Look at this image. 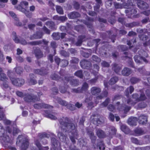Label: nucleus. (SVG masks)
<instances>
[{"label":"nucleus","instance_id":"f257e3e1","mask_svg":"<svg viewBox=\"0 0 150 150\" xmlns=\"http://www.w3.org/2000/svg\"><path fill=\"white\" fill-rule=\"evenodd\" d=\"M59 122L61 125H62V129H69L71 132V130H74L76 128L75 125L73 123H69V121L67 117H63L62 119L60 120Z\"/></svg>","mask_w":150,"mask_h":150},{"label":"nucleus","instance_id":"f03ea898","mask_svg":"<svg viewBox=\"0 0 150 150\" xmlns=\"http://www.w3.org/2000/svg\"><path fill=\"white\" fill-rule=\"evenodd\" d=\"M146 97L144 93H142L141 94L139 98V95L137 94H134L132 96V99H128L127 100V103L131 106L134 105L136 103L140 100H144L146 99Z\"/></svg>","mask_w":150,"mask_h":150},{"label":"nucleus","instance_id":"7ed1b4c3","mask_svg":"<svg viewBox=\"0 0 150 150\" xmlns=\"http://www.w3.org/2000/svg\"><path fill=\"white\" fill-rule=\"evenodd\" d=\"M18 140L20 142L23 143L21 147V150H26L29 146L28 139L23 135H21L19 136Z\"/></svg>","mask_w":150,"mask_h":150},{"label":"nucleus","instance_id":"20e7f679","mask_svg":"<svg viewBox=\"0 0 150 150\" xmlns=\"http://www.w3.org/2000/svg\"><path fill=\"white\" fill-rule=\"evenodd\" d=\"M28 5V2L25 1H22L18 6L16 7V8L18 10L24 13L27 17H28V15L27 14V13H28V12L26 11L25 9V8H27Z\"/></svg>","mask_w":150,"mask_h":150},{"label":"nucleus","instance_id":"39448f33","mask_svg":"<svg viewBox=\"0 0 150 150\" xmlns=\"http://www.w3.org/2000/svg\"><path fill=\"white\" fill-rule=\"evenodd\" d=\"M130 7H128L129 6H127V9L125 10V12L127 14V15L128 17L132 18L133 17H135L137 15H135L134 14L136 13H137V10L136 9L134 8V6H132L133 4H131L130 3Z\"/></svg>","mask_w":150,"mask_h":150},{"label":"nucleus","instance_id":"423d86ee","mask_svg":"<svg viewBox=\"0 0 150 150\" xmlns=\"http://www.w3.org/2000/svg\"><path fill=\"white\" fill-rule=\"evenodd\" d=\"M5 132L3 126L0 124V139L4 142H8L9 141V137L5 134Z\"/></svg>","mask_w":150,"mask_h":150},{"label":"nucleus","instance_id":"0eeeda50","mask_svg":"<svg viewBox=\"0 0 150 150\" xmlns=\"http://www.w3.org/2000/svg\"><path fill=\"white\" fill-rule=\"evenodd\" d=\"M11 80L13 84L18 86H21L25 82L24 80L22 79H12Z\"/></svg>","mask_w":150,"mask_h":150},{"label":"nucleus","instance_id":"6e6552de","mask_svg":"<svg viewBox=\"0 0 150 150\" xmlns=\"http://www.w3.org/2000/svg\"><path fill=\"white\" fill-rule=\"evenodd\" d=\"M34 107L35 108L37 109H39L41 108L50 109H51L53 108L52 106L44 103L35 104L34 105Z\"/></svg>","mask_w":150,"mask_h":150},{"label":"nucleus","instance_id":"1a4fd4ad","mask_svg":"<svg viewBox=\"0 0 150 150\" xmlns=\"http://www.w3.org/2000/svg\"><path fill=\"white\" fill-rule=\"evenodd\" d=\"M20 43L23 45H26L28 44H29L32 45H35L41 44L42 43V41H33L30 43H28L25 40L22 39L20 40Z\"/></svg>","mask_w":150,"mask_h":150},{"label":"nucleus","instance_id":"9d476101","mask_svg":"<svg viewBox=\"0 0 150 150\" xmlns=\"http://www.w3.org/2000/svg\"><path fill=\"white\" fill-rule=\"evenodd\" d=\"M138 7L140 9H145L148 7V4L143 1H140V0L137 1V3Z\"/></svg>","mask_w":150,"mask_h":150},{"label":"nucleus","instance_id":"9b49d317","mask_svg":"<svg viewBox=\"0 0 150 150\" xmlns=\"http://www.w3.org/2000/svg\"><path fill=\"white\" fill-rule=\"evenodd\" d=\"M138 120L139 124L144 125L146 124L147 122V117L145 115H142L139 117Z\"/></svg>","mask_w":150,"mask_h":150},{"label":"nucleus","instance_id":"f8f14e48","mask_svg":"<svg viewBox=\"0 0 150 150\" xmlns=\"http://www.w3.org/2000/svg\"><path fill=\"white\" fill-rule=\"evenodd\" d=\"M80 65L83 68L86 69L91 66V63L90 62L86 60H83L80 62Z\"/></svg>","mask_w":150,"mask_h":150},{"label":"nucleus","instance_id":"ddd939ff","mask_svg":"<svg viewBox=\"0 0 150 150\" xmlns=\"http://www.w3.org/2000/svg\"><path fill=\"white\" fill-rule=\"evenodd\" d=\"M116 9H121L123 7L125 8H127V5H126L127 4L125 3H124L123 5L120 4L119 3H117L116 2H115L113 3Z\"/></svg>","mask_w":150,"mask_h":150},{"label":"nucleus","instance_id":"4468645a","mask_svg":"<svg viewBox=\"0 0 150 150\" xmlns=\"http://www.w3.org/2000/svg\"><path fill=\"white\" fill-rule=\"evenodd\" d=\"M137 120V117H131L128 120L127 122L128 124L131 125H136V122Z\"/></svg>","mask_w":150,"mask_h":150},{"label":"nucleus","instance_id":"2eb2a0df","mask_svg":"<svg viewBox=\"0 0 150 150\" xmlns=\"http://www.w3.org/2000/svg\"><path fill=\"white\" fill-rule=\"evenodd\" d=\"M44 115L46 117L49 118L52 120H56L57 118L56 116V113H54L53 114L49 113V112L47 111H45Z\"/></svg>","mask_w":150,"mask_h":150},{"label":"nucleus","instance_id":"dca6fc26","mask_svg":"<svg viewBox=\"0 0 150 150\" xmlns=\"http://www.w3.org/2000/svg\"><path fill=\"white\" fill-rule=\"evenodd\" d=\"M43 35L42 33L41 32H38L36 34L31 36L30 37V40H33L35 39H39L41 38Z\"/></svg>","mask_w":150,"mask_h":150},{"label":"nucleus","instance_id":"f3484780","mask_svg":"<svg viewBox=\"0 0 150 150\" xmlns=\"http://www.w3.org/2000/svg\"><path fill=\"white\" fill-rule=\"evenodd\" d=\"M35 97H32L31 96L28 94H27L25 97L24 98V100L27 102H35Z\"/></svg>","mask_w":150,"mask_h":150},{"label":"nucleus","instance_id":"a211bd4d","mask_svg":"<svg viewBox=\"0 0 150 150\" xmlns=\"http://www.w3.org/2000/svg\"><path fill=\"white\" fill-rule=\"evenodd\" d=\"M134 58L135 62L137 63H140V62H142V61H143L145 62H147L146 59L143 57H139L138 55L135 56Z\"/></svg>","mask_w":150,"mask_h":150},{"label":"nucleus","instance_id":"6ab92c4d","mask_svg":"<svg viewBox=\"0 0 150 150\" xmlns=\"http://www.w3.org/2000/svg\"><path fill=\"white\" fill-rule=\"evenodd\" d=\"M9 14L16 21V23L18 26H21V23L19 22L18 21V18L16 17V15L12 11L9 12Z\"/></svg>","mask_w":150,"mask_h":150},{"label":"nucleus","instance_id":"aec40b11","mask_svg":"<svg viewBox=\"0 0 150 150\" xmlns=\"http://www.w3.org/2000/svg\"><path fill=\"white\" fill-rule=\"evenodd\" d=\"M101 91L100 89L98 88L93 87L91 89V93L93 95H96Z\"/></svg>","mask_w":150,"mask_h":150},{"label":"nucleus","instance_id":"412c9836","mask_svg":"<svg viewBox=\"0 0 150 150\" xmlns=\"http://www.w3.org/2000/svg\"><path fill=\"white\" fill-rule=\"evenodd\" d=\"M131 70L127 68H125L122 71V74L125 76H128L131 73Z\"/></svg>","mask_w":150,"mask_h":150},{"label":"nucleus","instance_id":"4be33fe9","mask_svg":"<svg viewBox=\"0 0 150 150\" xmlns=\"http://www.w3.org/2000/svg\"><path fill=\"white\" fill-rule=\"evenodd\" d=\"M80 16V14L77 12H72L68 14L69 17L71 19L78 17Z\"/></svg>","mask_w":150,"mask_h":150},{"label":"nucleus","instance_id":"5701e85b","mask_svg":"<svg viewBox=\"0 0 150 150\" xmlns=\"http://www.w3.org/2000/svg\"><path fill=\"white\" fill-rule=\"evenodd\" d=\"M35 144L39 150H47L48 149V147H42L41 145L38 140H37L35 142Z\"/></svg>","mask_w":150,"mask_h":150},{"label":"nucleus","instance_id":"b1692460","mask_svg":"<svg viewBox=\"0 0 150 150\" xmlns=\"http://www.w3.org/2000/svg\"><path fill=\"white\" fill-rule=\"evenodd\" d=\"M35 55L37 58H40L42 57L43 54L39 49H36L34 51Z\"/></svg>","mask_w":150,"mask_h":150},{"label":"nucleus","instance_id":"393cba45","mask_svg":"<svg viewBox=\"0 0 150 150\" xmlns=\"http://www.w3.org/2000/svg\"><path fill=\"white\" fill-rule=\"evenodd\" d=\"M77 135L76 132H75L73 134L72 133V135L70 136V138L72 142L73 143H74L76 142V139H77Z\"/></svg>","mask_w":150,"mask_h":150},{"label":"nucleus","instance_id":"a878e982","mask_svg":"<svg viewBox=\"0 0 150 150\" xmlns=\"http://www.w3.org/2000/svg\"><path fill=\"white\" fill-rule=\"evenodd\" d=\"M96 133L97 136L99 138H103L105 136L104 132L102 130L98 129Z\"/></svg>","mask_w":150,"mask_h":150},{"label":"nucleus","instance_id":"bb28decb","mask_svg":"<svg viewBox=\"0 0 150 150\" xmlns=\"http://www.w3.org/2000/svg\"><path fill=\"white\" fill-rule=\"evenodd\" d=\"M121 129L122 131L126 134H128L130 132L129 129L125 125H122L121 127Z\"/></svg>","mask_w":150,"mask_h":150},{"label":"nucleus","instance_id":"cd10ccee","mask_svg":"<svg viewBox=\"0 0 150 150\" xmlns=\"http://www.w3.org/2000/svg\"><path fill=\"white\" fill-rule=\"evenodd\" d=\"M112 68L113 69L116 73L118 74L121 69V67L118 66V65L116 64H114Z\"/></svg>","mask_w":150,"mask_h":150},{"label":"nucleus","instance_id":"c85d7f7f","mask_svg":"<svg viewBox=\"0 0 150 150\" xmlns=\"http://www.w3.org/2000/svg\"><path fill=\"white\" fill-rule=\"evenodd\" d=\"M84 38L85 37L84 36H79L78 41L76 43V45L77 46H80L81 45L82 42L85 40H84Z\"/></svg>","mask_w":150,"mask_h":150},{"label":"nucleus","instance_id":"c756f323","mask_svg":"<svg viewBox=\"0 0 150 150\" xmlns=\"http://www.w3.org/2000/svg\"><path fill=\"white\" fill-rule=\"evenodd\" d=\"M58 136L60 139V140L62 142H64L66 139V136L63 134L62 133H58Z\"/></svg>","mask_w":150,"mask_h":150},{"label":"nucleus","instance_id":"7c9ffc66","mask_svg":"<svg viewBox=\"0 0 150 150\" xmlns=\"http://www.w3.org/2000/svg\"><path fill=\"white\" fill-rule=\"evenodd\" d=\"M135 133L138 135H142L144 134V131L141 128H137L134 130Z\"/></svg>","mask_w":150,"mask_h":150},{"label":"nucleus","instance_id":"2f4dec72","mask_svg":"<svg viewBox=\"0 0 150 150\" xmlns=\"http://www.w3.org/2000/svg\"><path fill=\"white\" fill-rule=\"evenodd\" d=\"M0 79L3 81H6L8 80L6 75L3 73L0 74Z\"/></svg>","mask_w":150,"mask_h":150},{"label":"nucleus","instance_id":"473e14b6","mask_svg":"<svg viewBox=\"0 0 150 150\" xmlns=\"http://www.w3.org/2000/svg\"><path fill=\"white\" fill-rule=\"evenodd\" d=\"M129 89L130 93H131L134 91V89L132 86H130L129 88H127L125 92V94L127 96H128L129 95Z\"/></svg>","mask_w":150,"mask_h":150},{"label":"nucleus","instance_id":"72a5a7b5","mask_svg":"<svg viewBox=\"0 0 150 150\" xmlns=\"http://www.w3.org/2000/svg\"><path fill=\"white\" fill-rule=\"evenodd\" d=\"M57 100L59 103L62 105L66 106L67 105V103L66 101L62 100L60 98H58Z\"/></svg>","mask_w":150,"mask_h":150},{"label":"nucleus","instance_id":"f704fd0d","mask_svg":"<svg viewBox=\"0 0 150 150\" xmlns=\"http://www.w3.org/2000/svg\"><path fill=\"white\" fill-rule=\"evenodd\" d=\"M118 78L117 77H115L112 78L110 81L109 84L112 85L118 81Z\"/></svg>","mask_w":150,"mask_h":150},{"label":"nucleus","instance_id":"c9c22d12","mask_svg":"<svg viewBox=\"0 0 150 150\" xmlns=\"http://www.w3.org/2000/svg\"><path fill=\"white\" fill-rule=\"evenodd\" d=\"M130 109V107L127 106L126 105H124L122 107V108L120 109H119L120 111L122 110H123L124 111V112L126 113L128 112Z\"/></svg>","mask_w":150,"mask_h":150},{"label":"nucleus","instance_id":"e433bc0d","mask_svg":"<svg viewBox=\"0 0 150 150\" xmlns=\"http://www.w3.org/2000/svg\"><path fill=\"white\" fill-rule=\"evenodd\" d=\"M47 25L49 26V28L53 29L54 26V24L52 21H48L46 23Z\"/></svg>","mask_w":150,"mask_h":150},{"label":"nucleus","instance_id":"4c0bfd02","mask_svg":"<svg viewBox=\"0 0 150 150\" xmlns=\"http://www.w3.org/2000/svg\"><path fill=\"white\" fill-rule=\"evenodd\" d=\"M56 9L58 13L61 14L63 13V9L60 6H56Z\"/></svg>","mask_w":150,"mask_h":150},{"label":"nucleus","instance_id":"58836bf2","mask_svg":"<svg viewBox=\"0 0 150 150\" xmlns=\"http://www.w3.org/2000/svg\"><path fill=\"white\" fill-rule=\"evenodd\" d=\"M97 147V149L99 148L100 150H104L105 149L104 144L102 142H100L98 143V146Z\"/></svg>","mask_w":150,"mask_h":150},{"label":"nucleus","instance_id":"ea45409f","mask_svg":"<svg viewBox=\"0 0 150 150\" xmlns=\"http://www.w3.org/2000/svg\"><path fill=\"white\" fill-rule=\"evenodd\" d=\"M110 129L109 133L110 135L114 134L116 133V130L114 127H111Z\"/></svg>","mask_w":150,"mask_h":150},{"label":"nucleus","instance_id":"a19ab883","mask_svg":"<svg viewBox=\"0 0 150 150\" xmlns=\"http://www.w3.org/2000/svg\"><path fill=\"white\" fill-rule=\"evenodd\" d=\"M110 100L108 98L106 99L105 101L103 102L100 105L101 108H103L106 107L109 103Z\"/></svg>","mask_w":150,"mask_h":150},{"label":"nucleus","instance_id":"79ce46f5","mask_svg":"<svg viewBox=\"0 0 150 150\" xmlns=\"http://www.w3.org/2000/svg\"><path fill=\"white\" fill-rule=\"evenodd\" d=\"M107 94L108 93L107 91L104 92V94H102V95L97 97L96 100L101 99L103 97L106 96L107 95Z\"/></svg>","mask_w":150,"mask_h":150},{"label":"nucleus","instance_id":"37998d69","mask_svg":"<svg viewBox=\"0 0 150 150\" xmlns=\"http://www.w3.org/2000/svg\"><path fill=\"white\" fill-rule=\"evenodd\" d=\"M146 104L144 103L143 102H142L138 104L137 107V108H143L146 107Z\"/></svg>","mask_w":150,"mask_h":150},{"label":"nucleus","instance_id":"c03bdc74","mask_svg":"<svg viewBox=\"0 0 150 150\" xmlns=\"http://www.w3.org/2000/svg\"><path fill=\"white\" fill-rule=\"evenodd\" d=\"M75 75L80 78H82L83 76L82 72L81 70L77 71L75 73Z\"/></svg>","mask_w":150,"mask_h":150},{"label":"nucleus","instance_id":"a18cd8bd","mask_svg":"<svg viewBox=\"0 0 150 150\" xmlns=\"http://www.w3.org/2000/svg\"><path fill=\"white\" fill-rule=\"evenodd\" d=\"M37 83L35 78L33 77V78H31L29 80V83L30 85H34Z\"/></svg>","mask_w":150,"mask_h":150},{"label":"nucleus","instance_id":"49530a36","mask_svg":"<svg viewBox=\"0 0 150 150\" xmlns=\"http://www.w3.org/2000/svg\"><path fill=\"white\" fill-rule=\"evenodd\" d=\"M88 88V86L87 83H84L82 87L81 88V91H86L87 90Z\"/></svg>","mask_w":150,"mask_h":150},{"label":"nucleus","instance_id":"de8ad7c7","mask_svg":"<svg viewBox=\"0 0 150 150\" xmlns=\"http://www.w3.org/2000/svg\"><path fill=\"white\" fill-rule=\"evenodd\" d=\"M92 59L96 62H99L100 61V58H98L97 56L95 55H93L92 57Z\"/></svg>","mask_w":150,"mask_h":150},{"label":"nucleus","instance_id":"09e8293b","mask_svg":"<svg viewBox=\"0 0 150 150\" xmlns=\"http://www.w3.org/2000/svg\"><path fill=\"white\" fill-rule=\"evenodd\" d=\"M1 86L4 89L8 87V85L7 81H4L2 84Z\"/></svg>","mask_w":150,"mask_h":150},{"label":"nucleus","instance_id":"8fccbe9b","mask_svg":"<svg viewBox=\"0 0 150 150\" xmlns=\"http://www.w3.org/2000/svg\"><path fill=\"white\" fill-rule=\"evenodd\" d=\"M139 81V79L135 77H132L130 79V81L132 83H135Z\"/></svg>","mask_w":150,"mask_h":150},{"label":"nucleus","instance_id":"3c124183","mask_svg":"<svg viewBox=\"0 0 150 150\" xmlns=\"http://www.w3.org/2000/svg\"><path fill=\"white\" fill-rule=\"evenodd\" d=\"M88 133L90 135V137L92 140H95L96 139V137L94 136L92 132H88Z\"/></svg>","mask_w":150,"mask_h":150},{"label":"nucleus","instance_id":"603ef678","mask_svg":"<svg viewBox=\"0 0 150 150\" xmlns=\"http://www.w3.org/2000/svg\"><path fill=\"white\" fill-rule=\"evenodd\" d=\"M52 36L53 37V39L55 40L58 39L59 38L58 33H53Z\"/></svg>","mask_w":150,"mask_h":150},{"label":"nucleus","instance_id":"864d4df0","mask_svg":"<svg viewBox=\"0 0 150 150\" xmlns=\"http://www.w3.org/2000/svg\"><path fill=\"white\" fill-rule=\"evenodd\" d=\"M16 71L18 74H20L22 72V69L20 67H17L16 68Z\"/></svg>","mask_w":150,"mask_h":150},{"label":"nucleus","instance_id":"5fc2aeb1","mask_svg":"<svg viewBox=\"0 0 150 150\" xmlns=\"http://www.w3.org/2000/svg\"><path fill=\"white\" fill-rule=\"evenodd\" d=\"M61 62L63 64L62 65V66L63 67L67 66L69 63L68 61L67 60H62Z\"/></svg>","mask_w":150,"mask_h":150},{"label":"nucleus","instance_id":"6e6d98bb","mask_svg":"<svg viewBox=\"0 0 150 150\" xmlns=\"http://www.w3.org/2000/svg\"><path fill=\"white\" fill-rule=\"evenodd\" d=\"M15 35H14V36L13 37V39L14 41L16 43H20V40H19L18 38L16 36V33H14Z\"/></svg>","mask_w":150,"mask_h":150},{"label":"nucleus","instance_id":"4d7b16f0","mask_svg":"<svg viewBox=\"0 0 150 150\" xmlns=\"http://www.w3.org/2000/svg\"><path fill=\"white\" fill-rule=\"evenodd\" d=\"M88 22H83L85 24H86L88 26V27H90V26L91 25V23H90V22L91 21H93V20L91 19H90V18H88Z\"/></svg>","mask_w":150,"mask_h":150},{"label":"nucleus","instance_id":"13d9d810","mask_svg":"<svg viewBox=\"0 0 150 150\" xmlns=\"http://www.w3.org/2000/svg\"><path fill=\"white\" fill-rule=\"evenodd\" d=\"M101 64L104 67H108L109 66V64L108 62L105 61L101 63Z\"/></svg>","mask_w":150,"mask_h":150},{"label":"nucleus","instance_id":"bf43d9fd","mask_svg":"<svg viewBox=\"0 0 150 150\" xmlns=\"http://www.w3.org/2000/svg\"><path fill=\"white\" fill-rule=\"evenodd\" d=\"M91 98H86L85 100V101L86 103H88V105L89 106H92V105H93V103L91 102H89V101H88V99H91Z\"/></svg>","mask_w":150,"mask_h":150},{"label":"nucleus","instance_id":"052dcab7","mask_svg":"<svg viewBox=\"0 0 150 150\" xmlns=\"http://www.w3.org/2000/svg\"><path fill=\"white\" fill-rule=\"evenodd\" d=\"M105 6L107 8L110 7L112 4V1H106L105 3Z\"/></svg>","mask_w":150,"mask_h":150},{"label":"nucleus","instance_id":"680f3d73","mask_svg":"<svg viewBox=\"0 0 150 150\" xmlns=\"http://www.w3.org/2000/svg\"><path fill=\"white\" fill-rule=\"evenodd\" d=\"M67 19V18L66 16H59V21H60L62 22L65 21Z\"/></svg>","mask_w":150,"mask_h":150},{"label":"nucleus","instance_id":"e2e57ef3","mask_svg":"<svg viewBox=\"0 0 150 150\" xmlns=\"http://www.w3.org/2000/svg\"><path fill=\"white\" fill-rule=\"evenodd\" d=\"M71 62L74 63H76L78 62L79 60L77 58H73L71 61Z\"/></svg>","mask_w":150,"mask_h":150},{"label":"nucleus","instance_id":"0e129e2a","mask_svg":"<svg viewBox=\"0 0 150 150\" xmlns=\"http://www.w3.org/2000/svg\"><path fill=\"white\" fill-rule=\"evenodd\" d=\"M43 30L45 33L47 34H50V30L45 26L44 27Z\"/></svg>","mask_w":150,"mask_h":150},{"label":"nucleus","instance_id":"69168bd1","mask_svg":"<svg viewBox=\"0 0 150 150\" xmlns=\"http://www.w3.org/2000/svg\"><path fill=\"white\" fill-rule=\"evenodd\" d=\"M60 92L62 93H64L66 91V89L64 87H62L60 89Z\"/></svg>","mask_w":150,"mask_h":150},{"label":"nucleus","instance_id":"338daca9","mask_svg":"<svg viewBox=\"0 0 150 150\" xmlns=\"http://www.w3.org/2000/svg\"><path fill=\"white\" fill-rule=\"evenodd\" d=\"M16 93L17 95L20 97H22L23 96V94L21 92L17 91L16 92Z\"/></svg>","mask_w":150,"mask_h":150},{"label":"nucleus","instance_id":"774afa93","mask_svg":"<svg viewBox=\"0 0 150 150\" xmlns=\"http://www.w3.org/2000/svg\"><path fill=\"white\" fill-rule=\"evenodd\" d=\"M108 108L110 111H113L114 109V107L112 105H110L108 107Z\"/></svg>","mask_w":150,"mask_h":150}]
</instances>
